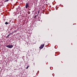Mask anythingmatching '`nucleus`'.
Here are the masks:
<instances>
[{
	"label": "nucleus",
	"mask_w": 77,
	"mask_h": 77,
	"mask_svg": "<svg viewBox=\"0 0 77 77\" xmlns=\"http://www.w3.org/2000/svg\"><path fill=\"white\" fill-rule=\"evenodd\" d=\"M20 8H17V11H20Z\"/></svg>",
	"instance_id": "nucleus-4"
},
{
	"label": "nucleus",
	"mask_w": 77,
	"mask_h": 77,
	"mask_svg": "<svg viewBox=\"0 0 77 77\" xmlns=\"http://www.w3.org/2000/svg\"><path fill=\"white\" fill-rule=\"evenodd\" d=\"M8 1L9 0H6L5 1V2H8Z\"/></svg>",
	"instance_id": "nucleus-7"
},
{
	"label": "nucleus",
	"mask_w": 77,
	"mask_h": 77,
	"mask_svg": "<svg viewBox=\"0 0 77 77\" xmlns=\"http://www.w3.org/2000/svg\"><path fill=\"white\" fill-rule=\"evenodd\" d=\"M38 14H37V15H36V17H37V16H38Z\"/></svg>",
	"instance_id": "nucleus-10"
},
{
	"label": "nucleus",
	"mask_w": 77,
	"mask_h": 77,
	"mask_svg": "<svg viewBox=\"0 0 77 77\" xmlns=\"http://www.w3.org/2000/svg\"><path fill=\"white\" fill-rule=\"evenodd\" d=\"M13 46H13V45L10 44H9L8 45H6V47H7V48H12Z\"/></svg>",
	"instance_id": "nucleus-1"
},
{
	"label": "nucleus",
	"mask_w": 77,
	"mask_h": 77,
	"mask_svg": "<svg viewBox=\"0 0 77 77\" xmlns=\"http://www.w3.org/2000/svg\"><path fill=\"white\" fill-rule=\"evenodd\" d=\"M36 15L35 16V17H34V18L35 19V18H36Z\"/></svg>",
	"instance_id": "nucleus-8"
},
{
	"label": "nucleus",
	"mask_w": 77,
	"mask_h": 77,
	"mask_svg": "<svg viewBox=\"0 0 77 77\" xmlns=\"http://www.w3.org/2000/svg\"><path fill=\"white\" fill-rule=\"evenodd\" d=\"M29 68V66H27L26 67V69H28V68Z\"/></svg>",
	"instance_id": "nucleus-9"
},
{
	"label": "nucleus",
	"mask_w": 77,
	"mask_h": 77,
	"mask_svg": "<svg viewBox=\"0 0 77 77\" xmlns=\"http://www.w3.org/2000/svg\"><path fill=\"white\" fill-rule=\"evenodd\" d=\"M10 35H11L10 34H9L6 37V38H8V37H9V36H10Z\"/></svg>",
	"instance_id": "nucleus-5"
},
{
	"label": "nucleus",
	"mask_w": 77,
	"mask_h": 77,
	"mask_svg": "<svg viewBox=\"0 0 77 77\" xmlns=\"http://www.w3.org/2000/svg\"><path fill=\"white\" fill-rule=\"evenodd\" d=\"M38 13H39V11H38Z\"/></svg>",
	"instance_id": "nucleus-11"
},
{
	"label": "nucleus",
	"mask_w": 77,
	"mask_h": 77,
	"mask_svg": "<svg viewBox=\"0 0 77 77\" xmlns=\"http://www.w3.org/2000/svg\"><path fill=\"white\" fill-rule=\"evenodd\" d=\"M28 7H29V3H27L26 4V5L25 6V8H27Z\"/></svg>",
	"instance_id": "nucleus-2"
},
{
	"label": "nucleus",
	"mask_w": 77,
	"mask_h": 77,
	"mask_svg": "<svg viewBox=\"0 0 77 77\" xmlns=\"http://www.w3.org/2000/svg\"><path fill=\"white\" fill-rule=\"evenodd\" d=\"M5 24L7 25V24H8V22H6L5 23Z\"/></svg>",
	"instance_id": "nucleus-6"
},
{
	"label": "nucleus",
	"mask_w": 77,
	"mask_h": 77,
	"mask_svg": "<svg viewBox=\"0 0 77 77\" xmlns=\"http://www.w3.org/2000/svg\"><path fill=\"white\" fill-rule=\"evenodd\" d=\"M44 46V44H42V45H41L40 47H39V48H41L42 49Z\"/></svg>",
	"instance_id": "nucleus-3"
}]
</instances>
